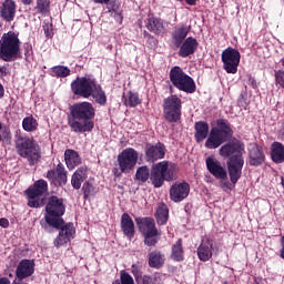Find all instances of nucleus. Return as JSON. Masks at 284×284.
<instances>
[{
    "label": "nucleus",
    "instance_id": "nucleus-2",
    "mask_svg": "<svg viewBox=\"0 0 284 284\" xmlns=\"http://www.w3.org/2000/svg\"><path fill=\"white\" fill-rule=\"evenodd\" d=\"M244 152L245 146L239 141L224 144L220 149V154L224 159H230L227 162V168L231 184H226V187H229V190H232V187H234L236 183H239V179H241V174H243V165L245 164V160H243Z\"/></svg>",
    "mask_w": 284,
    "mask_h": 284
},
{
    "label": "nucleus",
    "instance_id": "nucleus-23",
    "mask_svg": "<svg viewBox=\"0 0 284 284\" xmlns=\"http://www.w3.org/2000/svg\"><path fill=\"white\" fill-rule=\"evenodd\" d=\"M85 179H88V168H79L71 178L72 187H74V190H81V185Z\"/></svg>",
    "mask_w": 284,
    "mask_h": 284
},
{
    "label": "nucleus",
    "instance_id": "nucleus-3",
    "mask_svg": "<svg viewBox=\"0 0 284 284\" xmlns=\"http://www.w3.org/2000/svg\"><path fill=\"white\" fill-rule=\"evenodd\" d=\"M69 128L72 132L83 134V132H92L94 130V106L90 102H78L70 108Z\"/></svg>",
    "mask_w": 284,
    "mask_h": 284
},
{
    "label": "nucleus",
    "instance_id": "nucleus-36",
    "mask_svg": "<svg viewBox=\"0 0 284 284\" xmlns=\"http://www.w3.org/2000/svg\"><path fill=\"white\" fill-rule=\"evenodd\" d=\"M22 128L26 132H34L39 128V123L33 116H27L22 121Z\"/></svg>",
    "mask_w": 284,
    "mask_h": 284
},
{
    "label": "nucleus",
    "instance_id": "nucleus-24",
    "mask_svg": "<svg viewBox=\"0 0 284 284\" xmlns=\"http://www.w3.org/2000/svg\"><path fill=\"white\" fill-rule=\"evenodd\" d=\"M64 161L69 170H74V168L81 165V156H79V153L72 149H68L64 152Z\"/></svg>",
    "mask_w": 284,
    "mask_h": 284
},
{
    "label": "nucleus",
    "instance_id": "nucleus-21",
    "mask_svg": "<svg viewBox=\"0 0 284 284\" xmlns=\"http://www.w3.org/2000/svg\"><path fill=\"white\" fill-rule=\"evenodd\" d=\"M196 48H199V41L190 37L180 45L179 55L185 59L186 57H190V54H194Z\"/></svg>",
    "mask_w": 284,
    "mask_h": 284
},
{
    "label": "nucleus",
    "instance_id": "nucleus-53",
    "mask_svg": "<svg viewBox=\"0 0 284 284\" xmlns=\"http://www.w3.org/2000/svg\"><path fill=\"white\" fill-rule=\"evenodd\" d=\"M22 3H24L26 6H30V3H32V0H21Z\"/></svg>",
    "mask_w": 284,
    "mask_h": 284
},
{
    "label": "nucleus",
    "instance_id": "nucleus-11",
    "mask_svg": "<svg viewBox=\"0 0 284 284\" xmlns=\"http://www.w3.org/2000/svg\"><path fill=\"white\" fill-rule=\"evenodd\" d=\"M136 163H139V152L132 148L124 149L118 155V165L124 174L130 173L133 168H136Z\"/></svg>",
    "mask_w": 284,
    "mask_h": 284
},
{
    "label": "nucleus",
    "instance_id": "nucleus-38",
    "mask_svg": "<svg viewBox=\"0 0 284 284\" xmlns=\"http://www.w3.org/2000/svg\"><path fill=\"white\" fill-rule=\"evenodd\" d=\"M52 72L55 74V77H59L61 79H65V77H70V68L68 67H63V65L53 67Z\"/></svg>",
    "mask_w": 284,
    "mask_h": 284
},
{
    "label": "nucleus",
    "instance_id": "nucleus-52",
    "mask_svg": "<svg viewBox=\"0 0 284 284\" xmlns=\"http://www.w3.org/2000/svg\"><path fill=\"white\" fill-rule=\"evenodd\" d=\"M3 94H4L3 85L0 84V99L3 97Z\"/></svg>",
    "mask_w": 284,
    "mask_h": 284
},
{
    "label": "nucleus",
    "instance_id": "nucleus-15",
    "mask_svg": "<svg viewBox=\"0 0 284 284\" xmlns=\"http://www.w3.org/2000/svg\"><path fill=\"white\" fill-rule=\"evenodd\" d=\"M265 163V152L263 146L258 144H250L248 146V165L258 168Z\"/></svg>",
    "mask_w": 284,
    "mask_h": 284
},
{
    "label": "nucleus",
    "instance_id": "nucleus-1",
    "mask_svg": "<svg viewBox=\"0 0 284 284\" xmlns=\"http://www.w3.org/2000/svg\"><path fill=\"white\" fill-rule=\"evenodd\" d=\"M45 222L51 227H55L60 230L59 235L54 240L55 247H61V245H65V243H70L72 239H74V224L69 223L63 225V214H65V206L63 205V200L51 196L45 206Z\"/></svg>",
    "mask_w": 284,
    "mask_h": 284
},
{
    "label": "nucleus",
    "instance_id": "nucleus-20",
    "mask_svg": "<svg viewBox=\"0 0 284 284\" xmlns=\"http://www.w3.org/2000/svg\"><path fill=\"white\" fill-rule=\"evenodd\" d=\"M17 16V2L14 0H4L0 10V17L4 21H14Z\"/></svg>",
    "mask_w": 284,
    "mask_h": 284
},
{
    "label": "nucleus",
    "instance_id": "nucleus-41",
    "mask_svg": "<svg viewBox=\"0 0 284 284\" xmlns=\"http://www.w3.org/2000/svg\"><path fill=\"white\" fill-rule=\"evenodd\" d=\"M82 191L84 194V199H88V196H94L97 192L94 191V186L90 184V182H85L82 186Z\"/></svg>",
    "mask_w": 284,
    "mask_h": 284
},
{
    "label": "nucleus",
    "instance_id": "nucleus-33",
    "mask_svg": "<svg viewBox=\"0 0 284 284\" xmlns=\"http://www.w3.org/2000/svg\"><path fill=\"white\" fill-rule=\"evenodd\" d=\"M165 263V257L159 251H153L149 254V265L150 267H162Z\"/></svg>",
    "mask_w": 284,
    "mask_h": 284
},
{
    "label": "nucleus",
    "instance_id": "nucleus-4",
    "mask_svg": "<svg viewBox=\"0 0 284 284\" xmlns=\"http://www.w3.org/2000/svg\"><path fill=\"white\" fill-rule=\"evenodd\" d=\"M21 41L14 32L4 33L0 39V59L10 63L19 59Z\"/></svg>",
    "mask_w": 284,
    "mask_h": 284
},
{
    "label": "nucleus",
    "instance_id": "nucleus-30",
    "mask_svg": "<svg viewBox=\"0 0 284 284\" xmlns=\"http://www.w3.org/2000/svg\"><path fill=\"white\" fill-rule=\"evenodd\" d=\"M210 133V125L205 122H196L195 123V139L197 143L201 141H205L207 139V134Z\"/></svg>",
    "mask_w": 284,
    "mask_h": 284
},
{
    "label": "nucleus",
    "instance_id": "nucleus-54",
    "mask_svg": "<svg viewBox=\"0 0 284 284\" xmlns=\"http://www.w3.org/2000/svg\"><path fill=\"white\" fill-rule=\"evenodd\" d=\"M112 284H122V283H121V281L115 280V281H113V283H112Z\"/></svg>",
    "mask_w": 284,
    "mask_h": 284
},
{
    "label": "nucleus",
    "instance_id": "nucleus-48",
    "mask_svg": "<svg viewBox=\"0 0 284 284\" xmlns=\"http://www.w3.org/2000/svg\"><path fill=\"white\" fill-rule=\"evenodd\" d=\"M111 17H114L115 19H121V13L113 10V11H111Z\"/></svg>",
    "mask_w": 284,
    "mask_h": 284
},
{
    "label": "nucleus",
    "instance_id": "nucleus-28",
    "mask_svg": "<svg viewBox=\"0 0 284 284\" xmlns=\"http://www.w3.org/2000/svg\"><path fill=\"white\" fill-rule=\"evenodd\" d=\"M197 256L200 261H210L212 258V243L210 240L202 242L197 248Z\"/></svg>",
    "mask_w": 284,
    "mask_h": 284
},
{
    "label": "nucleus",
    "instance_id": "nucleus-39",
    "mask_svg": "<svg viewBox=\"0 0 284 284\" xmlns=\"http://www.w3.org/2000/svg\"><path fill=\"white\" fill-rule=\"evenodd\" d=\"M37 10L41 14H48L50 12V0H37Z\"/></svg>",
    "mask_w": 284,
    "mask_h": 284
},
{
    "label": "nucleus",
    "instance_id": "nucleus-35",
    "mask_svg": "<svg viewBox=\"0 0 284 284\" xmlns=\"http://www.w3.org/2000/svg\"><path fill=\"white\" fill-rule=\"evenodd\" d=\"M171 258L178 262L183 261V242L181 240H179L175 244H173Z\"/></svg>",
    "mask_w": 284,
    "mask_h": 284
},
{
    "label": "nucleus",
    "instance_id": "nucleus-51",
    "mask_svg": "<svg viewBox=\"0 0 284 284\" xmlns=\"http://www.w3.org/2000/svg\"><path fill=\"white\" fill-rule=\"evenodd\" d=\"M95 3H110V0H94Z\"/></svg>",
    "mask_w": 284,
    "mask_h": 284
},
{
    "label": "nucleus",
    "instance_id": "nucleus-56",
    "mask_svg": "<svg viewBox=\"0 0 284 284\" xmlns=\"http://www.w3.org/2000/svg\"><path fill=\"white\" fill-rule=\"evenodd\" d=\"M282 130H283V132H284V122H283V124H282Z\"/></svg>",
    "mask_w": 284,
    "mask_h": 284
},
{
    "label": "nucleus",
    "instance_id": "nucleus-27",
    "mask_svg": "<svg viewBox=\"0 0 284 284\" xmlns=\"http://www.w3.org/2000/svg\"><path fill=\"white\" fill-rule=\"evenodd\" d=\"M189 33H190L189 27L178 28L172 34L173 45H175V48H181L183 41H185V37H187Z\"/></svg>",
    "mask_w": 284,
    "mask_h": 284
},
{
    "label": "nucleus",
    "instance_id": "nucleus-9",
    "mask_svg": "<svg viewBox=\"0 0 284 284\" xmlns=\"http://www.w3.org/2000/svg\"><path fill=\"white\" fill-rule=\"evenodd\" d=\"M182 105L183 102L181 101V98H178L176 95H170L166 98L163 102V113L165 121L169 123H176L180 121Z\"/></svg>",
    "mask_w": 284,
    "mask_h": 284
},
{
    "label": "nucleus",
    "instance_id": "nucleus-29",
    "mask_svg": "<svg viewBox=\"0 0 284 284\" xmlns=\"http://www.w3.org/2000/svg\"><path fill=\"white\" fill-rule=\"evenodd\" d=\"M148 30L154 34H164L165 24H163V20L161 19L150 18L148 22Z\"/></svg>",
    "mask_w": 284,
    "mask_h": 284
},
{
    "label": "nucleus",
    "instance_id": "nucleus-43",
    "mask_svg": "<svg viewBox=\"0 0 284 284\" xmlns=\"http://www.w3.org/2000/svg\"><path fill=\"white\" fill-rule=\"evenodd\" d=\"M275 81L281 88H284V71H277L275 73Z\"/></svg>",
    "mask_w": 284,
    "mask_h": 284
},
{
    "label": "nucleus",
    "instance_id": "nucleus-26",
    "mask_svg": "<svg viewBox=\"0 0 284 284\" xmlns=\"http://www.w3.org/2000/svg\"><path fill=\"white\" fill-rule=\"evenodd\" d=\"M271 158L274 163L284 162V145L281 142H274L271 146Z\"/></svg>",
    "mask_w": 284,
    "mask_h": 284
},
{
    "label": "nucleus",
    "instance_id": "nucleus-49",
    "mask_svg": "<svg viewBox=\"0 0 284 284\" xmlns=\"http://www.w3.org/2000/svg\"><path fill=\"white\" fill-rule=\"evenodd\" d=\"M0 284H10V281L8 280V277H1Z\"/></svg>",
    "mask_w": 284,
    "mask_h": 284
},
{
    "label": "nucleus",
    "instance_id": "nucleus-37",
    "mask_svg": "<svg viewBox=\"0 0 284 284\" xmlns=\"http://www.w3.org/2000/svg\"><path fill=\"white\" fill-rule=\"evenodd\" d=\"M136 180L145 183L150 179V169L148 166H140L135 173Z\"/></svg>",
    "mask_w": 284,
    "mask_h": 284
},
{
    "label": "nucleus",
    "instance_id": "nucleus-42",
    "mask_svg": "<svg viewBox=\"0 0 284 284\" xmlns=\"http://www.w3.org/2000/svg\"><path fill=\"white\" fill-rule=\"evenodd\" d=\"M120 281L122 284H134V278L125 271L120 272Z\"/></svg>",
    "mask_w": 284,
    "mask_h": 284
},
{
    "label": "nucleus",
    "instance_id": "nucleus-5",
    "mask_svg": "<svg viewBox=\"0 0 284 284\" xmlns=\"http://www.w3.org/2000/svg\"><path fill=\"white\" fill-rule=\"evenodd\" d=\"M179 172V168L174 163H169L168 161H162L153 164L151 170V182L154 187H161L164 181H173Z\"/></svg>",
    "mask_w": 284,
    "mask_h": 284
},
{
    "label": "nucleus",
    "instance_id": "nucleus-10",
    "mask_svg": "<svg viewBox=\"0 0 284 284\" xmlns=\"http://www.w3.org/2000/svg\"><path fill=\"white\" fill-rule=\"evenodd\" d=\"M136 223L141 234L144 236L145 245H156V236H159V231L156 230L154 221L150 217H139L136 219Z\"/></svg>",
    "mask_w": 284,
    "mask_h": 284
},
{
    "label": "nucleus",
    "instance_id": "nucleus-7",
    "mask_svg": "<svg viewBox=\"0 0 284 284\" xmlns=\"http://www.w3.org/2000/svg\"><path fill=\"white\" fill-rule=\"evenodd\" d=\"M232 134V128L227 120H217V128H213L205 142V148L209 150H216L222 143L227 141V136Z\"/></svg>",
    "mask_w": 284,
    "mask_h": 284
},
{
    "label": "nucleus",
    "instance_id": "nucleus-50",
    "mask_svg": "<svg viewBox=\"0 0 284 284\" xmlns=\"http://www.w3.org/2000/svg\"><path fill=\"white\" fill-rule=\"evenodd\" d=\"M189 6H196V0H185Z\"/></svg>",
    "mask_w": 284,
    "mask_h": 284
},
{
    "label": "nucleus",
    "instance_id": "nucleus-34",
    "mask_svg": "<svg viewBox=\"0 0 284 284\" xmlns=\"http://www.w3.org/2000/svg\"><path fill=\"white\" fill-rule=\"evenodd\" d=\"M169 214H170V211L168 210V205L160 204L155 213L158 225H165V223H168Z\"/></svg>",
    "mask_w": 284,
    "mask_h": 284
},
{
    "label": "nucleus",
    "instance_id": "nucleus-46",
    "mask_svg": "<svg viewBox=\"0 0 284 284\" xmlns=\"http://www.w3.org/2000/svg\"><path fill=\"white\" fill-rule=\"evenodd\" d=\"M8 75V68L0 67V77H7Z\"/></svg>",
    "mask_w": 284,
    "mask_h": 284
},
{
    "label": "nucleus",
    "instance_id": "nucleus-14",
    "mask_svg": "<svg viewBox=\"0 0 284 284\" xmlns=\"http://www.w3.org/2000/svg\"><path fill=\"white\" fill-rule=\"evenodd\" d=\"M45 192H48V182H45V180L37 181L33 184V187L27 191V196L29 197V207H40L43 202L37 199H39V196H43Z\"/></svg>",
    "mask_w": 284,
    "mask_h": 284
},
{
    "label": "nucleus",
    "instance_id": "nucleus-57",
    "mask_svg": "<svg viewBox=\"0 0 284 284\" xmlns=\"http://www.w3.org/2000/svg\"><path fill=\"white\" fill-rule=\"evenodd\" d=\"M224 284H227V282H224Z\"/></svg>",
    "mask_w": 284,
    "mask_h": 284
},
{
    "label": "nucleus",
    "instance_id": "nucleus-55",
    "mask_svg": "<svg viewBox=\"0 0 284 284\" xmlns=\"http://www.w3.org/2000/svg\"><path fill=\"white\" fill-rule=\"evenodd\" d=\"M282 65L284 67V58L282 59Z\"/></svg>",
    "mask_w": 284,
    "mask_h": 284
},
{
    "label": "nucleus",
    "instance_id": "nucleus-18",
    "mask_svg": "<svg viewBox=\"0 0 284 284\" xmlns=\"http://www.w3.org/2000/svg\"><path fill=\"white\" fill-rule=\"evenodd\" d=\"M206 168L215 179H220L221 181H225V179H227V171H225V169L222 168L221 162L215 159L207 158Z\"/></svg>",
    "mask_w": 284,
    "mask_h": 284
},
{
    "label": "nucleus",
    "instance_id": "nucleus-40",
    "mask_svg": "<svg viewBox=\"0 0 284 284\" xmlns=\"http://www.w3.org/2000/svg\"><path fill=\"white\" fill-rule=\"evenodd\" d=\"M142 282L143 284H161V275L159 273L153 275H144Z\"/></svg>",
    "mask_w": 284,
    "mask_h": 284
},
{
    "label": "nucleus",
    "instance_id": "nucleus-12",
    "mask_svg": "<svg viewBox=\"0 0 284 284\" xmlns=\"http://www.w3.org/2000/svg\"><path fill=\"white\" fill-rule=\"evenodd\" d=\"M223 69L227 74H236L241 63V52L233 48H227L222 52Z\"/></svg>",
    "mask_w": 284,
    "mask_h": 284
},
{
    "label": "nucleus",
    "instance_id": "nucleus-45",
    "mask_svg": "<svg viewBox=\"0 0 284 284\" xmlns=\"http://www.w3.org/2000/svg\"><path fill=\"white\" fill-rule=\"evenodd\" d=\"M8 225H10V222L7 219H0L1 227H8Z\"/></svg>",
    "mask_w": 284,
    "mask_h": 284
},
{
    "label": "nucleus",
    "instance_id": "nucleus-13",
    "mask_svg": "<svg viewBox=\"0 0 284 284\" xmlns=\"http://www.w3.org/2000/svg\"><path fill=\"white\" fill-rule=\"evenodd\" d=\"M95 87L97 80L90 78H77L71 83L72 92L79 97H83V99H90Z\"/></svg>",
    "mask_w": 284,
    "mask_h": 284
},
{
    "label": "nucleus",
    "instance_id": "nucleus-19",
    "mask_svg": "<svg viewBox=\"0 0 284 284\" xmlns=\"http://www.w3.org/2000/svg\"><path fill=\"white\" fill-rule=\"evenodd\" d=\"M34 274V261L32 260H22L16 271V276L23 281V278H28V276H32Z\"/></svg>",
    "mask_w": 284,
    "mask_h": 284
},
{
    "label": "nucleus",
    "instance_id": "nucleus-16",
    "mask_svg": "<svg viewBox=\"0 0 284 284\" xmlns=\"http://www.w3.org/2000/svg\"><path fill=\"white\" fill-rule=\"evenodd\" d=\"M190 194V184L182 182L175 183L171 186L170 196L174 203H181L184 199H187Z\"/></svg>",
    "mask_w": 284,
    "mask_h": 284
},
{
    "label": "nucleus",
    "instance_id": "nucleus-17",
    "mask_svg": "<svg viewBox=\"0 0 284 284\" xmlns=\"http://www.w3.org/2000/svg\"><path fill=\"white\" fill-rule=\"evenodd\" d=\"M47 178L55 186L65 185V183H68V173L62 164H58L55 171H49Z\"/></svg>",
    "mask_w": 284,
    "mask_h": 284
},
{
    "label": "nucleus",
    "instance_id": "nucleus-47",
    "mask_svg": "<svg viewBox=\"0 0 284 284\" xmlns=\"http://www.w3.org/2000/svg\"><path fill=\"white\" fill-rule=\"evenodd\" d=\"M43 30L47 37H51L52 33L50 32V24L43 26Z\"/></svg>",
    "mask_w": 284,
    "mask_h": 284
},
{
    "label": "nucleus",
    "instance_id": "nucleus-32",
    "mask_svg": "<svg viewBox=\"0 0 284 284\" xmlns=\"http://www.w3.org/2000/svg\"><path fill=\"white\" fill-rule=\"evenodd\" d=\"M123 105L126 108H136V105H141V98H139V93L129 91L126 94H124Z\"/></svg>",
    "mask_w": 284,
    "mask_h": 284
},
{
    "label": "nucleus",
    "instance_id": "nucleus-25",
    "mask_svg": "<svg viewBox=\"0 0 284 284\" xmlns=\"http://www.w3.org/2000/svg\"><path fill=\"white\" fill-rule=\"evenodd\" d=\"M121 227L125 236H128L129 239H132V236H134V221H132V217L128 213L122 214Z\"/></svg>",
    "mask_w": 284,
    "mask_h": 284
},
{
    "label": "nucleus",
    "instance_id": "nucleus-22",
    "mask_svg": "<svg viewBox=\"0 0 284 284\" xmlns=\"http://www.w3.org/2000/svg\"><path fill=\"white\" fill-rule=\"evenodd\" d=\"M146 161L154 163V161H159V159H163L165 156V146L161 143H158L153 146H150L146 151Z\"/></svg>",
    "mask_w": 284,
    "mask_h": 284
},
{
    "label": "nucleus",
    "instance_id": "nucleus-8",
    "mask_svg": "<svg viewBox=\"0 0 284 284\" xmlns=\"http://www.w3.org/2000/svg\"><path fill=\"white\" fill-rule=\"evenodd\" d=\"M170 80L171 83H173V85L182 92H187V94H192L196 91V84H194V80L185 72H183V69H181L180 67H174L171 69Z\"/></svg>",
    "mask_w": 284,
    "mask_h": 284
},
{
    "label": "nucleus",
    "instance_id": "nucleus-44",
    "mask_svg": "<svg viewBox=\"0 0 284 284\" xmlns=\"http://www.w3.org/2000/svg\"><path fill=\"white\" fill-rule=\"evenodd\" d=\"M131 272L135 276H141V266L139 264H132Z\"/></svg>",
    "mask_w": 284,
    "mask_h": 284
},
{
    "label": "nucleus",
    "instance_id": "nucleus-6",
    "mask_svg": "<svg viewBox=\"0 0 284 284\" xmlns=\"http://www.w3.org/2000/svg\"><path fill=\"white\" fill-rule=\"evenodd\" d=\"M19 156L27 159L30 165H37L41 159V148L32 138L20 139L16 145Z\"/></svg>",
    "mask_w": 284,
    "mask_h": 284
},
{
    "label": "nucleus",
    "instance_id": "nucleus-31",
    "mask_svg": "<svg viewBox=\"0 0 284 284\" xmlns=\"http://www.w3.org/2000/svg\"><path fill=\"white\" fill-rule=\"evenodd\" d=\"M91 97L94 99L95 103H99V105H105V103H108V95H105V91H103L99 83L93 88Z\"/></svg>",
    "mask_w": 284,
    "mask_h": 284
}]
</instances>
